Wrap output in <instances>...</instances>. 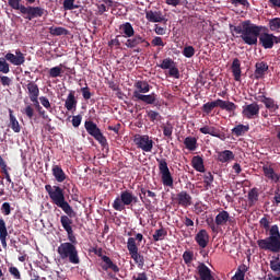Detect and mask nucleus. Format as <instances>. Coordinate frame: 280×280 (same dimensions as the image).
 Returning a JSON list of instances; mask_svg holds the SVG:
<instances>
[{"label": "nucleus", "mask_w": 280, "mask_h": 280, "mask_svg": "<svg viewBox=\"0 0 280 280\" xmlns=\"http://www.w3.org/2000/svg\"><path fill=\"white\" fill-rule=\"evenodd\" d=\"M215 107H219L222 110H225L231 114L235 113L237 105L233 102L218 98L214 102H208L205 105H202L201 110L202 113H205V115H211Z\"/></svg>", "instance_id": "8"}, {"label": "nucleus", "mask_w": 280, "mask_h": 280, "mask_svg": "<svg viewBox=\"0 0 280 280\" xmlns=\"http://www.w3.org/2000/svg\"><path fill=\"white\" fill-rule=\"evenodd\" d=\"M195 54H196V50H195V47H192V46H186L183 49V56L188 59L195 57Z\"/></svg>", "instance_id": "46"}, {"label": "nucleus", "mask_w": 280, "mask_h": 280, "mask_svg": "<svg viewBox=\"0 0 280 280\" xmlns=\"http://www.w3.org/2000/svg\"><path fill=\"white\" fill-rule=\"evenodd\" d=\"M9 273L13 276L14 280H21V272L18 269V267H13V266L9 267Z\"/></svg>", "instance_id": "52"}, {"label": "nucleus", "mask_w": 280, "mask_h": 280, "mask_svg": "<svg viewBox=\"0 0 280 280\" xmlns=\"http://www.w3.org/2000/svg\"><path fill=\"white\" fill-rule=\"evenodd\" d=\"M212 222H214L218 226H224L226 224H234L235 219L230 217V213L226 210H222L215 215V219Z\"/></svg>", "instance_id": "16"}, {"label": "nucleus", "mask_w": 280, "mask_h": 280, "mask_svg": "<svg viewBox=\"0 0 280 280\" xmlns=\"http://www.w3.org/2000/svg\"><path fill=\"white\" fill-rule=\"evenodd\" d=\"M79 8H82L80 2H73V1L63 2V9L65 10H75V9H79Z\"/></svg>", "instance_id": "47"}, {"label": "nucleus", "mask_w": 280, "mask_h": 280, "mask_svg": "<svg viewBox=\"0 0 280 280\" xmlns=\"http://www.w3.org/2000/svg\"><path fill=\"white\" fill-rule=\"evenodd\" d=\"M45 190L51 199L52 205L63 210L65 214L59 217V223L67 232L68 241L75 243V234L73 233V220L77 217L75 210L65 199V190L60 186L45 185Z\"/></svg>", "instance_id": "2"}, {"label": "nucleus", "mask_w": 280, "mask_h": 280, "mask_svg": "<svg viewBox=\"0 0 280 280\" xmlns=\"http://www.w3.org/2000/svg\"><path fill=\"white\" fill-rule=\"evenodd\" d=\"M133 88H136V91H133V94L131 96V100H133V102H143V104L153 105L158 109L161 108L162 103L161 101H159L158 94H148L151 91V85L147 81H137L133 84Z\"/></svg>", "instance_id": "4"}, {"label": "nucleus", "mask_w": 280, "mask_h": 280, "mask_svg": "<svg viewBox=\"0 0 280 280\" xmlns=\"http://www.w3.org/2000/svg\"><path fill=\"white\" fill-rule=\"evenodd\" d=\"M74 242H67L61 243L57 249L58 255L61 259H68L70 264L79 265L80 258H79V250L77 249L75 245L78 244L77 237H74Z\"/></svg>", "instance_id": "5"}, {"label": "nucleus", "mask_w": 280, "mask_h": 280, "mask_svg": "<svg viewBox=\"0 0 280 280\" xmlns=\"http://www.w3.org/2000/svg\"><path fill=\"white\" fill-rule=\"evenodd\" d=\"M1 211H2V214H4V217H9L11 214V205H10V202L2 203Z\"/></svg>", "instance_id": "57"}, {"label": "nucleus", "mask_w": 280, "mask_h": 280, "mask_svg": "<svg viewBox=\"0 0 280 280\" xmlns=\"http://www.w3.org/2000/svg\"><path fill=\"white\" fill-rule=\"evenodd\" d=\"M68 34V30L62 26H50L49 27V35L55 37L63 36Z\"/></svg>", "instance_id": "40"}, {"label": "nucleus", "mask_w": 280, "mask_h": 280, "mask_svg": "<svg viewBox=\"0 0 280 280\" xmlns=\"http://www.w3.org/2000/svg\"><path fill=\"white\" fill-rule=\"evenodd\" d=\"M9 7L14 10H20L21 14H23L24 20L33 21L34 19H39L45 15L46 10L42 7H24L20 4L19 1H9Z\"/></svg>", "instance_id": "6"}, {"label": "nucleus", "mask_w": 280, "mask_h": 280, "mask_svg": "<svg viewBox=\"0 0 280 280\" xmlns=\"http://www.w3.org/2000/svg\"><path fill=\"white\" fill-rule=\"evenodd\" d=\"M9 127L15 132H21L20 122L16 120V117L13 116V110L9 109Z\"/></svg>", "instance_id": "34"}, {"label": "nucleus", "mask_w": 280, "mask_h": 280, "mask_svg": "<svg viewBox=\"0 0 280 280\" xmlns=\"http://www.w3.org/2000/svg\"><path fill=\"white\" fill-rule=\"evenodd\" d=\"M231 72L233 73L234 81H242V62L240 61V59H233V63H231Z\"/></svg>", "instance_id": "20"}, {"label": "nucleus", "mask_w": 280, "mask_h": 280, "mask_svg": "<svg viewBox=\"0 0 280 280\" xmlns=\"http://www.w3.org/2000/svg\"><path fill=\"white\" fill-rule=\"evenodd\" d=\"M197 276H199V280H217L214 279L213 271L203 262L197 265Z\"/></svg>", "instance_id": "17"}, {"label": "nucleus", "mask_w": 280, "mask_h": 280, "mask_svg": "<svg viewBox=\"0 0 280 280\" xmlns=\"http://www.w3.org/2000/svg\"><path fill=\"white\" fill-rule=\"evenodd\" d=\"M174 201L179 207H183V209H187L192 205V197L186 190H183L175 195Z\"/></svg>", "instance_id": "14"}, {"label": "nucleus", "mask_w": 280, "mask_h": 280, "mask_svg": "<svg viewBox=\"0 0 280 280\" xmlns=\"http://www.w3.org/2000/svg\"><path fill=\"white\" fill-rule=\"evenodd\" d=\"M85 130L90 136L93 137V139L98 141L100 145L103 148L108 144L107 138H105L104 133H102L101 129L97 127V124L93 122L92 120H86Z\"/></svg>", "instance_id": "10"}, {"label": "nucleus", "mask_w": 280, "mask_h": 280, "mask_svg": "<svg viewBox=\"0 0 280 280\" xmlns=\"http://www.w3.org/2000/svg\"><path fill=\"white\" fill-rule=\"evenodd\" d=\"M131 280H149L148 273L145 272L137 273V276L131 277Z\"/></svg>", "instance_id": "61"}, {"label": "nucleus", "mask_w": 280, "mask_h": 280, "mask_svg": "<svg viewBox=\"0 0 280 280\" xmlns=\"http://www.w3.org/2000/svg\"><path fill=\"white\" fill-rule=\"evenodd\" d=\"M258 188H253L252 190H249V192H247V200L249 201V206L255 205V202L258 201Z\"/></svg>", "instance_id": "42"}, {"label": "nucleus", "mask_w": 280, "mask_h": 280, "mask_svg": "<svg viewBox=\"0 0 280 280\" xmlns=\"http://www.w3.org/2000/svg\"><path fill=\"white\" fill-rule=\"evenodd\" d=\"M194 240L196 241L197 245H199V247L205 249L209 244V234L206 230H201L197 232Z\"/></svg>", "instance_id": "19"}, {"label": "nucleus", "mask_w": 280, "mask_h": 280, "mask_svg": "<svg viewBox=\"0 0 280 280\" xmlns=\"http://www.w3.org/2000/svg\"><path fill=\"white\" fill-rule=\"evenodd\" d=\"M52 176H55L56 182L59 184L63 183L67 179V175L60 165H52Z\"/></svg>", "instance_id": "28"}, {"label": "nucleus", "mask_w": 280, "mask_h": 280, "mask_svg": "<svg viewBox=\"0 0 280 280\" xmlns=\"http://www.w3.org/2000/svg\"><path fill=\"white\" fill-rule=\"evenodd\" d=\"M145 19L150 23H162L164 21V18L160 12H153V11L147 12Z\"/></svg>", "instance_id": "32"}, {"label": "nucleus", "mask_w": 280, "mask_h": 280, "mask_svg": "<svg viewBox=\"0 0 280 280\" xmlns=\"http://www.w3.org/2000/svg\"><path fill=\"white\" fill-rule=\"evenodd\" d=\"M165 237H167V231L164 228L155 230V232L152 234V240L155 243H158L159 241H164Z\"/></svg>", "instance_id": "41"}, {"label": "nucleus", "mask_w": 280, "mask_h": 280, "mask_svg": "<svg viewBox=\"0 0 280 280\" xmlns=\"http://www.w3.org/2000/svg\"><path fill=\"white\" fill-rule=\"evenodd\" d=\"M245 271H246L245 265H243L240 268H237V271L234 275V279L235 280H245Z\"/></svg>", "instance_id": "48"}, {"label": "nucleus", "mask_w": 280, "mask_h": 280, "mask_svg": "<svg viewBox=\"0 0 280 280\" xmlns=\"http://www.w3.org/2000/svg\"><path fill=\"white\" fill-rule=\"evenodd\" d=\"M4 61H9V63L20 67L24 65L25 57L24 54L21 52L20 49H15L14 54L13 52H8L4 55Z\"/></svg>", "instance_id": "13"}, {"label": "nucleus", "mask_w": 280, "mask_h": 280, "mask_svg": "<svg viewBox=\"0 0 280 280\" xmlns=\"http://www.w3.org/2000/svg\"><path fill=\"white\" fill-rule=\"evenodd\" d=\"M209 136L215 137L218 139H221V141H224V135L220 133V129H217V127H213L209 132Z\"/></svg>", "instance_id": "54"}, {"label": "nucleus", "mask_w": 280, "mask_h": 280, "mask_svg": "<svg viewBox=\"0 0 280 280\" xmlns=\"http://www.w3.org/2000/svg\"><path fill=\"white\" fill-rule=\"evenodd\" d=\"M37 100H39V103H42V106L45 107L46 110L51 112V104L46 96L37 97Z\"/></svg>", "instance_id": "55"}, {"label": "nucleus", "mask_w": 280, "mask_h": 280, "mask_svg": "<svg viewBox=\"0 0 280 280\" xmlns=\"http://www.w3.org/2000/svg\"><path fill=\"white\" fill-rule=\"evenodd\" d=\"M190 163L192 165V168L196 170V172L205 173V160H202L201 156H194Z\"/></svg>", "instance_id": "30"}, {"label": "nucleus", "mask_w": 280, "mask_h": 280, "mask_svg": "<svg viewBox=\"0 0 280 280\" xmlns=\"http://www.w3.org/2000/svg\"><path fill=\"white\" fill-rule=\"evenodd\" d=\"M137 202H139V198L133 195L131 190H124L120 192V197L115 198L112 208H114L115 211L121 212L126 210V207L137 205Z\"/></svg>", "instance_id": "7"}, {"label": "nucleus", "mask_w": 280, "mask_h": 280, "mask_svg": "<svg viewBox=\"0 0 280 280\" xmlns=\"http://www.w3.org/2000/svg\"><path fill=\"white\" fill-rule=\"evenodd\" d=\"M81 124H82V116L81 115L73 116V118L71 119V125H73L74 128H79Z\"/></svg>", "instance_id": "59"}, {"label": "nucleus", "mask_w": 280, "mask_h": 280, "mask_svg": "<svg viewBox=\"0 0 280 280\" xmlns=\"http://www.w3.org/2000/svg\"><path fill=\"white\" fill-rule=\"evenodd\" d=\"M259 102L265 104L266 109L269 110V113H277L279 109V106L277 102L273 98L267 97V96H258Z\"/></svg>", "instance_id": "22"}, {"label": "nucleus", "mask_w": 280, "mask_h": 280, "mask_svg": "<svg viewBox=\"0 0 280 280\" xmlns=\"http://www.w3.org/2000/svg\"><path fill=\"white\" fill-rule=\"evenodd\" d=\"M8 237V230L5 229V222L3 219H0V241L2 248H7L8 244L5 243V238Z\"/></svg>", "instance_id": "35"}, {"label": "nucleus", "mask_w": 280, "mask_h": 280, "mask_svg": "<svg viewBox=\"0 0 280 280\" xmlns=\"http://www.w3.org/2000/svg\"><path fill=\"white\" fill-rule=\"evenodd\" d=\"M120 34L124 38H130L136 36V31H133L132 24L130 22H125L119 27Z\"/></svg>", "instance_id": "24"}, {"label": "nucleus", "mask_w": 280, "mask_h": 280, "mask_svg": "<svg viewBox=\"0 0 280 280\" xmlns=\"http://www.w3.org/2000/svg\"><path fill=\"white\" fill-rule=\"evenodd\" d=\"M23 115H26L27 118L32 119L35 115V109H33L32 105H27L26 108L21 110Z\"/></svg>", "instance_id": "53"}, {"label": "nucleus", "mask_w": 280, "mask_h": 280, "mask_svg": "<svg viewBox=\"0 0 280 280\" xmlns=\"http://www.w3.org/2000/svg\"><path fill=\"white\" fill-rule=\"evenodd\" d=\"M127 249H128V255H130L131 259H133L137 267L142 269L144 265V259H143V256L139 254V247H137V243L133 241V237H128Z\"/></svg>", "instance_id": "11"}, {"label": "nucleus", "mask_w": 280, "mask_h": 280, "mask_svg": "<svg viewBox=\"0 0 280 280\" xmlns=\"http://www.w3.org/2000/svg\"><path fill=\"white\" fill-rule=\"evenodd\" d=\"M213 180H214L213 174L211 172L206 173V175H205V187L207 189L211 188V185L213 184Z\"/></svg>", "instance_id": "49"}, {"label": "nucleus", "mask_w": 280, "mask_h": 280, "mask_svg": "<svg viewBox=\"0 0 280 280\" xmlns=\"http://www.w3.org/2000/svg\"><path fill=\"white\" fill-rule=\"evenodd\" d=\"M81 95L83 96V100L89 101L90 98H92V93L90 92V88L85 86V88H81Z\"/></svg>", "instance_id": "56"}, {"label": "nucleus", "mask_w": 280, "mask_h": 280, "mask_svg": "<svg viewBox=\"0 0 280 280\" xmlns=\"http://www.w3.org/2000/svg\"><path fill=\"white\" fill-rule=\"evenodd\" d=\"M145 196L152 199H155V197H158L155 192H152L145 188H140V195H139L140 200L142 201L143 205H147V203L151 205V200L147 199Z\"/></svg>", "instance_id": "31"}, {"label": "nucleus", "mask_w": 280, "mask_h": 280, "mask_svg": "<svg viewBox=\"0 0 280 280\" xmlns=\"http://www.w3.org/2000/svg\"><path fill=\"white\" fill-rule=\"evenodd\" d=\"M127 42H125V47H127L128 49H136L138 48L140 45H142V43H145V38H143L140 35H136L133 37H127Z\"/></svg>", "instance_id": "23"}, {"label": "nucleus", "mask_w": 280, "mask_h": 280, "mask_svg": "<svg viewBox=\"0 0 280 280\" xmlns=\"http://www.w3.org/2000/svg\"><path fill=\"white\" fill-rule=\"evenodd\" d=\"M2 86H10L11 85V79L7 75L0 77Z\"/></svg>", "instance_id": "62"}, {"label": "nucleus", "mask_w": 280, "mask_h": 280, "mask_svg": "<svg viewBox=\"0 0 280 280\" xmlns=\"http://www.w3.org/2000/svg\"><path fill=\"white\" fill-rule=\"evenodd\" d=\"M233 37L241 38L248 46L261 45L262 49H273L280 44V37L268 33L267 26L256 25L250 20L243 21L240 25L230 24Z\"/></svg>", "instance_id": "1"}, {"label": "nucleus", "mask_w": 280, "mask_h": 280, "mask_svg": "<svg viewBox=\"0 0 280 280\" xmlns=\"http://www.w3.org/2000/svg\"><path fill=\"white\" fill-rule=\"evenodd\" d=\"M268 72V65L265 61L256 62L255 65V73H253V77L255 80H264L265 75H267Z\"/></svg>", "instance_id": "18"}, {"label": "nucleus", "mask_w": 280, "mask_h": 280, "mask_svg": "<svg viewBox=\"0 0 280 280\" xmlns=\"http://www.w3.org/2000/svg\"><path fill=\"white\" fill-rule=\"evenodd\" d=\"M269 269L280 276V254L273 256L272 259L269 261Z\"/></svg>", "instance_id": "37"}, {"label": "nucleus", "mask_w": 280, "mask_h": 280, "mask_svg": "<svg viewBox=\"0 0 280 280\" xmlns=\"http://www.w3.org/2000/svg\"><path fill=\"white\" fill-rule=\"evenodd\" d=\"M242 115L247 120L255 119L259 115V106L256 103L247 104L246 106H243Z\"/></svg>", "instance_id": "15"}, {"label": "nucleus", "mask_w": 280, "mask_h": 280, "mask_svg": "<svg viewBox=\"0 0 280 280\" xmlns=\"http://www.w3.org/2000/svg\"><path fill=\"white\" fill-rule=\"evenodd\" d=\"M61 68L70 70V68H67L62 63H59V66L52 67L51 69H49L48 71L49 78H52V79L61 78V73H63V70Z\"/></svg>", "instance_id": "36"}, {"label": "nucleus", "mask_w": 280, "mask_h": 280, "mask_svg": "<svg viewBox=\"0 0 280 280\" xmlns=\"http://www.w3.org/2000/svg\"><path fill=\"white\" fill-rule=\"evenodd\" d=\"M249 130V126L248 125H237L236 127H234L233 129H231V132L235 136V137H243L245 136V133H247Z\"/></svg>", "instance_id": "39"}, {"label": "nucleus", "mask_w": 280, "mask_h": 280, "mask_svg": "<svg viewBox=\"0 0 280 280\" xmlns=\"http://www.w3.org/2000/svg\"><path fill=\"white\" fill-rule=\"evenodd\" d=\"M270 217L265 215L259 220V226L268 233V237L256 241L258 248L269 253L280 254V229L278 224L271 225Z\"/></svg>", "instance_id": "3"}, {"label": "nucleus", "mask_w": 280, "mask_h": 280, "mask_svg": "<svg viewBox=\"0 0 280 280\" xmlns=\"http://www.w3.org/2000/svg\"><path fill=\"white\" fill-rule=\"evenodd\" d=\"M159 68H161L163 70H168V69L176 68V66H175V62L173 59L166 58V59L162 60V63L159 65Z\"/></svg>", "instance_id": "44"}, {"label": "nucleus", "mask_w": 280, "mask_h": 280, "mask_svg": "<svg viewBox=\"0 0 280 280\" xmlns=\"http://www.w3.org/2000/svg\"><path fill=\"white\" fill-rule=\"evenodd\" d=\"M184 145L188 151H196L198 149V139L196 137H186Z\"/></svg>", "instance_id": "33"}, {"label": "nucleus", "mask_w": 280, "mask_h": 280, "mask_svg": "<svg viewBox=\"0 0 280 280\" xmlns=\"http://www.w3.org/2000/svg\"><path fill=\"white\" fill-rule=\"evenodd\" d=\"M133 143L145 153H151L154 148V141L148 135L137 136Z\"/></svg>", "instance_id": "12"}, {"label": "nucleus", "mask_w": 280, "mask_h": 280, "mask_svg": "<svg viewBox=\"0 0 280 280\" xmlns=\"http://www.w3.org/2000/svg\"><path fill=\"white\" fill-rule=\"evenodd\" d=\"M78 101L75 98V92L70 91V94L67 96V101H65V108H67L68 112H72L77 108Z\"/></svg>", "instance_id": "26"}, {"label": "nucleus", "mask_w": 280, "mask_h": 280, "mask_svg": "<svg viewBox=\"0 0 280 280\" xmlns=\"http://www.w3.org/2000/svg\"><path fill=\"white\" fill-rule=\"evenodd\" d=\"M153 47H164V42H162V37H154L151 42Z\"/></svg>", "instance_id": "60"}, {"label": "nucleus", "mask_w": 280, "mask_h": 280, "mask_svg": "<svg viewBox=\"0 0 280 280\" xmlns=\"http://www.w3.org/2000/svg\"><path fill=\"white\" fill-rule=\"evenodd\" d=\"M194 259H195V253L194 252H191V250L184 252V254H183L184 264L190 265Z\"/></svg>", "instance_id": "45"}, {"label": "nucleus", "mask_w": 280, "mask_h": 280, "mask_svg": "<svg viewBox=\"0 0 280 280\" xmlns=\"http://www.w3.org/2000/svg\"><path fill=\"white\" fill-rule=\"evenodd\" d=\"M154 32H155V34L161 35V36L165 35V28L162 26H159V24H155Z\"/></svg>", "instance_id": "64"}, {"label": "nucleus", "mask_w": 280, "mask_h": 280, "mask_svg": "<svg viewBox=\"0 0 280 280\" xmlns=\"http://www.w3.org/2000/svg\"><path fill=\"white\" fill-rule=\"evenodd\" d=\"M102 261H103V265H102L103 271L112 270V271H114V273H119V271H120L119 266L114 264V261H112L110 257L103 256Z\"/></svg>", "instance_id": "21"}, {"label": "nucleus", "mask_w": 280, "mask_h": 280, "mask_svg": "<svg viewBox=\"0 0 280 280\" xmlns=\"http://www.w3.org/2000/svg\"><path fill=\"white\" fill-rule=\"evenodd\" d=\"M217 160L219 163H230L231 161L235 160V153L230 150L219 151Z\"/></svg>", "instance_id": "25"}, {"label": "nucleus", "mask_w": 280, "mask_h": 280, "mask_svg": "<svg viewBox=\"0 0 280 280\" xmlns=\"http://www.w3.org/2000/svg\"><path fill=\"white\" fill-rule=\"evenodd\" d=\"M159 164V173L161 174L162 185L168 188L174 187L173 175L170 172V167L167 166V162L165 159H158Z\"/></svg>", "instance_id": "9"}, {"label": "nucleus", "mask_w": 280, "mask_h": 280, "mask_svg": "<svg viewBox=\"0 0 280 280\" xmlns=\"http://www.w3.org/2000/svg\"><path fill=\"white\" fill-rule=\"evenodd\" d=\"M26 89H27V96H30V98H38L39 96V88L38 84H36L33 81H30L26 84Z\"/></svg>", "instance_id": "29"}, {"label": "nucleus", "mask_w": 280, "mask_h": 280, "mask_svg": "<svg viewBox=\"0 0 280 280\" xmlns=\"http://www.w3.org/2000/svg\"><path fill=\"white\" fill-rule=\"evenodd\" d=\"M168 77L179 79L180 78L179 69L176 67L168 68Z\"/></svg>", "instance_id": "58"}, {"label": "nucleus", "mask_w": 280, "mask_h": 280, "mask_svg": "<svg viewBox=\"0 0 280 280\" xmlns=\"http://www.w3.org/2000/svg\"><path fill=\"white\" fill-rule=\"evenodd\" d=\"M162 130H163L164 137H167L168 139L173 137V125H171L170 122H167L166 126L162 127Z\"/></svg>", "instance_id": "50"}, {"label": "nucleus", "mask_w": 280, "mask_h": 280, "mask_svg": "<svg viewBox=\"0 0 280 280\" xmlns=\"http://www.w3.org/2000/svg\"><path fill=\"white\" fill-rule=\"evenodd\" d=\"M147 117L149 118L150 122H160L162 120L161 114L155 110H147Z\"/></svg>", "instance_id": "43"}, {"label": "nucleus", "mask_w": 280, "mask_h": 280, "mask_svg": "<svg viewBox=\"0 0 280 280\" xmlns=\"http://www.w3.org/2000/svg\"><path fill=\"white\" fill-rule=\"evenodd\" d=\"M96 9L98 10V14L102 15L104 12L108 11V7L105 4H96Z\"/></svg>", "instance_id": "63"}, {"label": "nucleus", "mask_w": 280, "mask_h": 280, "mask_svg": "<svg viewBox=\"0 0 280 280\" xmlns=\"http://www.w3.org/2000/svg\"><path fill=\"white\" fill-rule=\"evenodd\" d=\"M262 174H265L266 178L271 179L275 183L280 182V176L275 173L273 167H271L270 165L262 166Z\"/></svg>", "instance_id": "27"}, {"label": "nucleus", "mask_w": 280, "mask_h": 280, "mask_svg": "<svg viewBox=\"0 0 280 280\" xmlns=\"http://www.w3.org/2000/svg\"><path fill=\"white\" fill-rule=\"evenodd\" d=\"M0 72L4 74L10 73V63H8L4 59H0Z\"/></svg>", "instance_id": "51"}, {"label": "nucleus", "mask_w": 280, "mask_h": 280, "mask_svg": "<svg viewBox=\"0 0 280 280\" xmlns=\"http://www.w3.org/2000/svg\"><path fill=\"white\" fill-rule=\"evenodd\" d=\"M268 32L280 33V18L269 19Z\"/></svg>", "instance_id": "38"}]
</instances>
